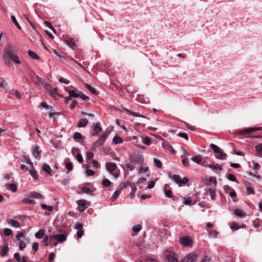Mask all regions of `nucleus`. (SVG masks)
I'll return each instance as SVG.
<instances>
[{"instance_id": "f257e3e1", "label": "nucleus", "mask_w": 262, "mask_h": 262, "mask_svg": "<svg viewBox=\"0 0 262 262\" xmlns=\"http://www.w3.org/2000/svg\"><path fill=\"white\" fill-rule=\"evenodd\" d=\"M17 49L11 43H9L5 48L3 53V60L5 63L7 65L10 64L11 62L9 59H11L16 64H20L21 62L19 57L17 55Z\"/></svg>"}, {"instance_id": "f03ea898", "label": "nucleus", "mask_w": 262, "mask_h": 262, "mask_svg": "<svg viewBox=\"0 0 262 262\" xmlns=\"http://www.w3.org/2000/svg\"><path fill=\"white\" fill-rule=\"evenodd\" d=\"M210 147L212 149L213 151L216 154L215 157L220 160H226L227 158V155L217 145L214 144H211Z\"/></svg>"}, {"instance_id": "7ed1b4c3", "label": "nucleus", "mask_w": 262, "mask_h": 262, "mask_svg": "<svg viewBox=\"0 0 262 262\" xmlns=\"http://www.w3.org/2000/svg\"><path fill=\"white\" fill-rule=\"evenodd\" d=\"M129 185V182H126L124 183H121L119 187L117 188V190L115 191L114 194L111 197V200L112 201H115L116 200L118 196L120 195L122 190L124 188H126Z\"/></svg>"}, {"instance_id": "20e7f679", "label": "nucleus", "mask_w": 262, "mask_h": 262, "mask_svg": "<svg viewBox=\"0 0 262 262\" xmlns=\"http://www.w3.org/2000/svg\"><path fill=\"white\" fill-rule=\"evenodd\" d=\"M171 180L176 183L181 185V184H186L188 181L189 179L186 177L181 178L179 175L174 174L170 177Z\"/></svg>"}, {"instance_id": "39448f33", "label": "nucleus", "mask_w": 262, "mask_h": 262, "mask_svg": "<svg viewBox=\"0 0 262 262\" xmlns=\"http://www.w3.org/2000/svg\"><path fill=\"white\" fill-rule=\"evenodd\" d=\"M106 170L108 172L112 174L115 178L118 177V175L117 174H114L113 172L117 168V165L116 163L113 162H107L105 164Z\"/></svg>"}, {"instance_id": "423d86ee", "label": "nucleus", "mask_w": 262, "mask_h": 262, "mask_svg": "<svg viewBox=\"0 0 262 262\" xmlns=\"http://www.w3.org/2000/svg\"><path fill=\"white\" fill-rule=\"evenodd\" d=\"M50 242H53L56 241L59 243H62L67 239V236L64 234H57L55 235H50Z\"/></svg>"}, {"instance_id": "0eeeda50", "label": "nucleus", "mask_w": 262, "mask_h": 262, "mask_svg": "<svg viewBox=\"0 0 262 262\" xmlns=\"http://www.w3.org/2000/svg\"><path fill=\"white\" fill-rule=\"evenodd\" d=\"M165 257L168 262H178V256L173 252H167L165 254Z\"/></svg>"}, {"instance_id": "6e6552de", "label": "nucleus", "mask_w": 262, "mask_h": 262, "mask_svg": "<svg viewBox=\"0 0 262 262\" xmlns=\"http://www.w3.org/2000/svg\"><path fill=\"white\" fill-rule=\"evenodd\" d=\"M262 130V127H250L246 129H243L239 130L238 133L240 135H246L250 134L254 131Z\"/></svg>"}, {"instance_id": "1a4fd4ad", "label": "nucleus", "mask_w": 262, "mask_h": 262, "mask_svg": "<svg viewBox=\"0 0 262 262\" xmlns=\"http://www.w3.org/2000/svg\"><path fill=\"white\" fill-rule=\"evenodd\" d=\"M106 139V138L102 135L95 142L93 143L92 145L93 149H95L98 147L102 145L105 142Z\"/></svg>"}, {"instance_id": "9d476101", "label": "nucleus", "mask_w": 262, "mask_h": 262, "mask_svg": "<svg viewBox=\"0 0 262 262\" xmlns=\"http://www.w3.org/2000/svg\"><path fill=\"white\" fill-rule=\"evenodd\" d=\"M196 256L194 253L188 254L181 262H195Z\"/></svg>"}, {"instance_id": "9b49d317", "label": "nucleus", "mask_w": 262, "mask_h": 262, "mask_svg": "<svg viewBox=\"0 0 262 262\" xmlns=\"http://www.w3.org/2000/svg\"><path fill=\"white\" fill-rule=\"evenodd\" d=\"M31 150L32 152L33 156L34 158L37 159L40 158V154H41V150H39V147L37 145H33L32 146Z\"/></svg>"}, {"instance_id": "f8f14e48", "label": "nucleus", "mask_w": 262, "mask_h": 262, "mask_svg": "<svg viewBox=\"0 0 262 262\" xmlns=\"http://www.w3.org/2000/svg\"><path fill=\"white\" fill-rule=\"evenodd\" d=\"M181 243L185 247H188L192 244V240L188 236H184L181 238Z\"/></svg>"}, {"instance_id": "ddd939ff", "label": "nucleus", "mask_w": 262, "mask_h": 262, "mask_svg": "<svg viewBox=\"0 0 262 262\" xmlns=\"http://www.w3.org/2000/svg\"><path fill=\"white\" fill-rule=\"evenodd\" d=\"M130 186L132 188V191L129 194V197L130 199H133L135 196V193L137 191V187L135 183H129L128 186Z\"/></svg>"}, {"instance_id": "4468645a", "label": "nucleus", "mask_w": 262, "mask_h": 262, "mask_svg": "<svg viewBox=\"0 0 262 262\" xmlns=\"http://www.w3.org/2000/svg\"><path fill=\"white\" fill-rule=\"evenodd\" d=\"M205 195H209L210 197L211 198L212 200H214L215 199V191L214 189H213L212 188H209L208 190H206V192L205 193Z\"/></svg>"}, {"instance_id": "2eb2a0df", "label": "nucleus", "mask_w": 262, "mask_h": 262, "mask_svg": "<svg viewBox=\"0 0 262 262\" xmlns=\"http://www.w3.org/2000/svg\"><path fill=\"white\" fill-rule=\"evenodd\" d=\"M88 123V120L85 118H81L80 119L77 124L78 127H83L87 125Z\"/></svg>"}, {"instance_id": "dca6fc26", "label": "nucleus", "mask_w": 262, "mask_h": 262, "mask_svg": "<svg viewBox=\"0 0 262 262\" xmlns=\"http://www.w3.org/2000/svg\"><path fill=\"white\" fill-rule=\"evenodd\" d=\"M29 173L33 177V178L35 180H38V175L37 171L35 170L34 167H32L31 169L29 170Z\"/></svg>"}, {"instance_id": "f3484780", "label": "nucleus", "mask_w": 262, "mask_h": 262, "mask_svg": "<svg viewBox=\"0 0 262 262\" xmlns=\"http://www.w3.org/2000/svg\"><path fill=\"white\" fill-rule=\"evenodd\" d=\"M65 90L68 92L69 95L71 98H77L80 96V92L76 93L75 91L71 90L68 91L67 88H65Z\"/></svg>"}, {"instance_id": "a211bd4d", "label": "nucleus", "mask_w": 262, "mask_h": 262, "mask_svg": "<svg viewBox=\"0 0 262 262\" xmlns=\"http://www.w3.org/2000/svg\"><path fill=\"white\" fill-rule=\"evenodd\" d=\"M30 195L31 197L37 199H43L44 198V196L42 194L36 191L32 192Z\"/></svg>"}, {"instance_id": "6ab92c4d", "label": "nucleus", "mask_w": 262, "mask_h": 262, "mask_svg": "<svg viewBox=\"0 0 262 262\" xmlns=\"http://www.w3.org/2000/svg\"><path fill=\"white\" fill-rule=\"evenodd\" d=\"M45 231L43 229H39L35 234V237L36 238L40 239L44 236Z\"/></svg>"}, {"instance_id": "aec40b11", "label": "nucleus", "mask_w": 262, "mask_h": 262, "mask_svg": "<svg viewBox=\"0 0 262 262\" xmlns=\"http://www.w3.org/2000/svg\"><path fill=\"white\" fill-rule=\"evenodd\" d=\"M92 128L96 133L100 132L102 130V127L100 122H97L96 124L92 126Z\"/></svg>"}, {"instance_id": "412c9836", "label": "nucleus", "mask_w": 262, "mask_h": 262, "mask_svg": "<svg viewBox=\"0 0 262 262\" xmlns=\"http://www.w3.org/2000/svg\"><path fill=\"white\" fill-rule=\"evenodd\" d=\"M66 41L68 46H69L70 48L74 49L76 47V45L74 39L70 38L66 40Z\"/></svg>"}, {"instance_id": "4be33fe9", "label": "nucleus", "mask_w": 262, "mask_h": 262, "mask_svg": "<svg viewBox=\"0 0 262 262\" xmlns=\"http://www.w3.org/2000/svg\"><path fill=\"white\" fill-rule=\"evenodd\" d=\"M42 170L48 174H51L52 171V169L48 164H44L42 165Z\"/></svg>"}, {"instance_id": "5701e85b", "label": "nucleus", "mask_w": 262, "mask_h": 262, "mask_svg": "<svg viewBox=\"0 0 262 262\" xmlns=\"http://www.w3.org/2000/svg\"><path fill=\"white\" fill-rule=\"evenodd\" d=\"M8 224L12 226V227H14L15 228H18L19 227V223L16 221V220H13V219H11L9 221H8Z\"/></svg>"}, {"instance_id": "b1692460", "label": "nucleus", "mask_w": 262, "mask_h": 262, "mask_svg": "<svg viewBox=\"0 0 262 262\" xmlns=\"http://www.w3.org/2000/svg\"><path fill=\"white\" fill-rule=\"evenodd\" d=\"M7 188L14 192H16L17 189V185L14 184H7Z\"/></svg>"}, {"instance_id": "393cba45", "label": "nucleus", "mask_w": 262, "mask_h": 262, "mask_svg": "<svg viewBox=\"0 0 262 262\" xmlns=\"http://www.w3.org/2000/svg\"><path fill=\"white\" fill-rule=\"evenodd\" d=\"M124 110L125 112L127 113L128 115H133L136 117H142V118L144 117V116L140 115V114L135 113L134 112H132L128 110V109L124 108Z\"/></svg>"}, {"instance_id": "a878e982", "label": "nucleus", "mask_w": 262, "mask_h": 262, "mask_svg": "<svg viewBox=\"0 0 262 262\" xmlns=\"http://www.w3.org/2000/svg\"><path fill=\"white\" fill-rule=\"evenodd\" d=\"M210 168L212 169V170H218L220 171L222 170L223 168L222 166L218 164H216L215 165H214L213 164H211V165H210Z\"/></svg>"}, {"instance_id": "bb28decb", "label": "nucleus", "mask_w": 262, "mask_h": 262, "mask_svg": "<svg viewBox=\"0 0 262 262\" xmlns=\"http://www.w3.org/2000/svg\"><path fill=\"white\" fill-rule=\"evenodd\" d=\"M85 88L89 90L90 91V92L93 94H96L97 93V92H96V90H95V88H94L93 87H92L91 85H90V84H88V83H86L85 84Z\"/></svg>"}, {"instance_id": "cd10ccee", "label": "nucleus", "mask_w": 262, "mask_h": 262, "mask_svg": "<svg viewBox=\"0 0 262 262\" xmlns=\"http://www.w3.org/2000/svg\"><path fill=\"white\" fill-rule=\"evenodd\" d=\"M8 251H9V248L8 247V245L7 244L6 245H4L3 247L1 252V256H5L6 254V253L8 252Z\"/></svg>"}, {"instance_id": "c85d7f7f", "label": "nucleus", "mask_w": 262, "mask_h": 262, "mask_svg": "<svg viewBox=\"0 0 262 262\" xmlns=\"http://www.w3.org/2000/svg\"><path fill=\"white\" fill-rule=\"evenodd\" d=\"M191 160H192L194 162H195V163H197V164H201V162H202V158H201V156H200L193 157L191 158Z\"/></svg>"}, {"instance_id": "c756f323", "label": "nucleus", "mask_w": 262, "mask_h": 262, "mask_svg": "<svg viewBox=\"0 0 262 262\" xmlns=\"http://www.w3.org/2000/svg\"><path fill=\"white\" fill-rule=\"evenodd\" d=\"M28 54L31 58L34 59H38L39 58L36 53L31 50L28 51Z\"/></svg>"}, {"instance_id": "7c9ffc66", "label": "nucleus", "mask_w": 262, "mask_h": 262, "mask_svg": "<svg viewBox=\"0 0 262 262\" xmlns=\"http://www.w3.org/2000/svg\"><path fill=\"white\" fill-rule=\"evenodd\" d=\"M113 142L116 144H121L123 142L122 139L118 136H115L113 138Z\"/></svg>"}, {"instance_id": "2f4dec72", "label": "nucleus", "mask_w": 262, "mask_h": 262, "mask_svg": "<svg viewBox=\"0 0 262 262\" xmlns=\"http://www.w3.org/2000/svg\"><path fill=\"white\" fill-rule=\"evenodd\" d=\"M234 214L237 216L242 217L244 215V213L241 209H236L234 210Z\"/></svg>"}, {"instance_id": "473e14b6", "label": "nucleus", "mask_w": 262, "mask_h": 262, "mask_svg": "<svg viewBox=\"0 0 262 262\" xmlns=\"http://www.w3.org/2000/svg\"><path fill=\"white\" fill-rule=\"evenodd\" d=\"M181 158L183 159L182 164L183 166H188L189 163V159L185 157L184 156H181Z\"/></svg>"}, {"instance_id": "72a5a7b5", "label": "nucleus", "mask_w": 262, "mask_h": 262, "mask_svg": "<svg viewBox=\"0 0 262 262\" xmlns=\"http://www.w3.org/2000/svg\"><path fill=\"white\" fill-rule=\"evenodd\" d=\"M11 18L12 21L15 25V26L17 27V28L19 30H21V28L20 26L19 25V24H18V23L17 22L16 17L12 15V16H11Z\"/></svg>"}, {"instance_id": "f704fd0d", "label": "nucleus", "mask_w": 262, "mask_h": 262, "mask_svg": "<svg viewBox=\"0 0 262 262\" xmlns=\"http://www.w3.org/2000/svg\"><path fill=\"white\" fill-rule=\"evenodd\" d=\"M143 143L147 145H149L151 144V139L149 137H145L144 139L142 138Z\"/></svg>"}, {"instance_id": "c9c22d12", "label": "nucleus", "mask_w": 262, "mask_h": 262, "mask_svg": "<svg viewBox=\"0 0 262 262\" xmlns=\"http://www.w3.org/2000/svg\"><path fill=\"white\" fill-rule=\"evenodd\" d=\"M71 152L74 157H76L77 154H79L80 152V149L77 147H73L72 149Z\"/></svg>"}, {"instance_id": "e433bc0d", "label": "nucleus", "mask_w": 262, "mask_h": 262, "mask_svg": "<svg viewBox=\"0 0 262 262\" xmlns=\"http://www.w3.org/2000/svg\"><path fill=\"white\" fill-rule=\"evenodd\" d=\"M22 203L26 204H35V202L33 200H31L28 198H24L22 200Z\"/></svg>"}, {"instance_id": "4c0bfd02", "label": "nucleus", "mask_w": 262, "mask_h": 262, "mask_svg": "<svg viewBox=\"0 0 262 262\" xmlns=\"http://www.w3.org/2000/svg\"><path fill=\"white\" fill-rule=\"evenodd\" d=\"M66 167L68 170V172L72 171L73 168L72 163L71 162H68L66 163Z\"/></svg>"}, {"instance_id": "58836bf2", "label": "nucleus", "mask_w": 262, "mask_h": 262, "mask_svg": "<svg viewBox=\"0 0 262 262\" xmlns=\"http://www.w3.org/2000/svg\"><path fill=\"white\" fill-rule=\"evenodd\" d=\"M167 185H165V189H166ZM165 195L167 197L172 198L173 196L172 192L170 190H166L165 189Z\"/></svg>"}, {"instance_id": "ea45409f", "label": "nucleus", "mask_w": 262, "mask_h": 262, "mask_svg": "<svg viewBox=\"0 0 262 262\" xmlns=\"http://www.w3.org/2000/svg\"><path fill=\"white\" fill-rule=\"evenodd\" d=\"M41 207L42 209H47L49 211H52L53 210V207L52 206H48L46 204H41Z\"/></svg>"}, {"instance_id": "a19ab883", "label": "nucleus", "mask_w": 262, "mask_h": 262, "mask_svg": "<svg viewBox=\"0 0 262 262\" xmlns=\"http://www.w3.org/2000/svg\"><path fill=\"white\" fill-rule=\"evenodd\" d=\"M112 130V129L111 128H110V127L107 128L106 129L105 132L104 133V134L102 135V136L107 139V138L108 137V135H110V134L111 133Z\"/></svg>"}, {"instance_id": "79ce46f5", "label": "nucleus", "mask_w": 262, "mask_h": 262, "mask_svg": "<svg viewBox=\"0 0 262 262\" xmlns=\"http://www.w3.org/2000/svg\"><path fill=\"white\" fill-rule=\"evenodd\" d=\"M73 138L74 139H82L83 137L81 133L79 132H76L74 134Z\"/></svg>"}, {"instance_id": "37998d69", "label": "nucleus", "mask_w": 262, "mask_h": 262, "mask_svg": "<svg viewBox=\"0 0 262 262\" xmlns=\"http://www.w3.org/2000/svg\"><path fill=\"white\" fill-rule=\"evenodd\" d=\"M4 234L6 236H9L12 234V231L9 228H5L4 230Z\"/></svg>"}, {"instance_id": "c03bdc74", "label": "nucleus", "mask_w": 262, "mask_h": 262, "mask_svg": "<svg viewBox=\"0 0 262 262\" xmlns=\"http://www.w3.org/2000/svg\"><path fill=\"white\" fill-rule=\"evenodd\" d=\"M82 192L84 193H88L90 194L91 195H93V193L91 192L90 189L88 187H84L82 188Z\"/></svg>"}, {"instance_id": "a18cd8bd", "label": "nucleus", "mask_w": 262, "mask_h": 262, "mask_svg": "<svg viewBox=\"0 0 262 262\" xmlns=\"http://www.w3.org/2000/svg\"><path fill=\"white\" fill-rule=\"evenodd\" d=\"M102 184L105 187H108L111 185V182L108 179H105L102 181Z\"/></svg>"}, {"instance_id": "49530a36", "label": "nucleus", "mask_w": 262, "mask_h": 262, "mask_svg": "<svg viewBox=\"0 0 262 262\" xmlns=\"http://www.w3.org/2000/svg\"><path fill=\"white\" fill-rule=\"evenodd\" d=\"M230 228L233 231H235V230H238L239 228V226L237 224L233 223L231 224Z\"/></svg>"}, {"instance_id": "de8ad7c7", "label": "nucleus", "mask_w": 262, "mask_h": 262, "mask_svg": "<svg viewBox=\"0 0 262 262\" xmlns=\"http://www.w3.org/2000/svg\"><path fill=\"white\" fill-rule=\"evenodd\" d=\"M77 204L81 207H84L86 205V201L85 200H79L77 201Z\"/></svg>"}, {"instance_id": "09e8293b", "label": "nucleus", "mask_w": 262, "mask_h": 262, "mask_svg": "<svg viewBox=\"0 0 262 262\" xmlns=\"http://www.w3.org/2000/svg\"><path fill=\"white\" fill-rule=\"evenodd\" d=\"M142 229L141 226L140 225H136L134 226L133 228V230L134 232H138Z\"/></svg>"}, {"instance_id": "8fccbe9b", "label": "nucleus", "mask_w": 262, "mask_h": 262, "mask_svg": "<svg viewBox=\"0 0 262 262\" xmlns=\"http://www.w3.org/2000/svg\"><path fill=\"white\" fill-rule=\"evenodd\" d=\"M154 163H155V165L158 167V168H161L162 167V163L161 162L157 159H154Z\"/></svg>"}, {"instance_id": "3c124183", "label": "nucleus", "mask_w": 262, "mask_h": 262, "mask_svg": "<svg viewBox=\"0 0 262 262\" xmlns=\"http://www.w3.org/2000/svg\"><path fill=\"white\" fill-rule=\"evenodd\" d=\"M255 148L258 154H262V143L256 146Z\"/></svg>"}, {"instance_id": "603ef678", "label": "nucleus", "mask_w": 262, "mask_h": 262, "mask_svg": "<svg viewBox=\"0 0 262 262\" xmlns=\"http://www.w3.org/2000/svg\"><path fill=\"white\" fill-rule=\"evenodd\" d=\"M228 179L231 181H236V178L235 176L231 173H230L228 175Z\"/></svg>"}, {"instance_id": "864d4df0", "label": "nucleus", "mask_w": 262, "mask_h": 262, "mask_svg": "<svg viewBox=\"0 0 262 262\" xmlns=\"http://www.w3.org/2000/svg\"><path fill=\"white\" fill-rule=\"evenodd\" d=\"M26 245L24 241H19V249L20 250H23L26 248Z\"/></svg>"}, {"instance_id": "5fc2aeb1", "label": "nucleus", "mask_w": 262, "mask_h": 262, "mask_svg": "<svg viewBox=\"0 0 262 262\" xmlns=\"http://www.w3.org/2000/svg\"><path fill=\"white\" fill-rule=\"evenodd\" d=\"M211 164H209L207 160H205L202 163H201L200 165L206 168H210V165H211Z\"/></svg>"}, {"instance_id": "6e6d98bb", "label": "nucleus", "mask_w": 262, "mask_h": 262, "mask_svg": "<svg viewBox=\"0 0 262 262\" xmlns=\"http://www.w3.org/2000/svg\"><path fill=\"white\" fill-rule=\"evenodd\" d=\"M191 203V199L190 198H184V203L185 205H190Z\"/></svg>"}, {"instance_id": "4d7b16f0", "label": "nucleus", "mask_w": 262, "mask_h": 262, "mask_svg": "<svg viewBox=\"0 0 262 262\" xmlns=\"http://www.w3.org/2000/svg\"><path fill=\"white\" fill-rule=\"evenodd\" d=\"M178 136H179L180 137H182V138H183L184 139H185L186 140H188V137L187 136V135L186 134V133H180L178 134Z\"/></svg>"}, {"instance_id": "13d9d810", "label": "nucleus", "mask_w": 262, "mask_h": 262, "mask_svg": "<svg viewBox=\"0 0 262 262\" xmlns=\"http://www.w3.org/2000/svg\"><path fill=\"white\" fill-rule=\"evenodd\" d=\"M41 105L45 108H46V109H50V110H52L53 109V107L51 106H49L45 102H42L41 103Z\"/></svg>"}, {"instance_id": "bf43d9fd", "label": "nucleus", "mask_w": 262, "mask_h": 262, "mask_svg": "<svg viewBox=\"0 0 262 262\" xmlns=\"http://www.w3.org/2000/svg\"><path fill=\"white\" fill-rule=\"evenodd\" d=\"M94 154L92 152H87L86 154V157L88 160L92 159L94 157Z\"/></svg>"}, {"instance_id": "052dcab7", "label": "nucleus", "mask_w": 262, "mask_h": 262, "mask_svg": "<svg viewBox=\"0 0 262 262\" xmlns=\"http://www.w3.org/2000/svg\"><path fill=\"white\" fill-rule=\"evenodd\" d=\"M84 234V231L82 229H80L77 232V235L78 238H81Z\"/></svg>"}, {"instance_id": "680f3d73", "label": "nucleus", "mask_w": 262, "mask_h": 262, "mask_svg": "<svg viewBox=\"0 0 262 262\" xmlns=\"http://www.w3.org/2000/svg\"><path fill=\"white\" fill-rule=\"evenodd\" d=\"M76 158L77 159V160L79 163H81L83 162V157H82V155H81L80 152L79 154H77Z\"/></svg>"}, {"instance_id": "e2e57ef3", "label": "nucleus", "mask_w": 262, "mask_h": 262, "mask_svg": "<svg viewBox=\"0 0 262 262\" xmlns=\"http://www.w3.org/2000/svg\"><path fill=\"white\" fill-rule=\"evenodd\" d=\"M230 196L233 199H235L236 197V193L235 191L232 189L229 193Z\"/></svg>"}, {"instance_id": "0e129e2a", "label": "nucleus", "mask_w": 262, "mask_h": 262, "mask_svg": "<svg viewBox=\"0 0 262 262\" xmlns=\"http://www.w3.org/2000/svg\"><path fill=\"white\" fill-rule=\"evenodd\" d=\"M38 248H39V244L38 243H34L32 245V249L35 251H36L38 250Z\"/></svg>"}, {"instance_id": "69168bd1", "label": "nucleus", "mask_w": 262, "mask_h": 262, "mask_svg": "<svg viewBox=\"0 0 262 262\" xmlns=\"http://www.w3.org/2000/svg\"><path fill=\"white\" fill-rule=\"evenodd\" d=\"M49 239H50L49 236L46 235L45 236V237L43 239V243L45 244V245L46 246H48L49 245V243H48Z\"/></svg>"}, {"instance_id": "338daca9", "label": "nucleus", "mask_w": 262, "mask_h": 262, "mask_svg": "<svg viewBox=\"0 0 262 262\" xmlns=\"http://www.w3.org/2000/svg\"><path fill=\"white\" fill-rule=\"evenodd\" d=\"M247 191L249 194H254L255 193L253 189L249 186L247 187Z\"/></svg>"}, {"instance_id": "774afa93", "label": "nucleus", "mask_w": 262, "mask_h": 262, "mask_svg": "<svg viewBox=\"0 0 262 262\" xmlns=\"http://www.w3.org/2000/svg\"><path fill=\"white\" fill-rule=\"evenodd\" d=\"M55 257V254L54 253H51L49 256V260L52 262Z\"/></svg>"}]
</instances>
